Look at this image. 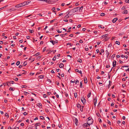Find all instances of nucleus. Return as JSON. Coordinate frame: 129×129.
Listing matches in <instances>:
<instances>
[{"instance_id":"37998d69","label":"nucleus","mask_w":129,"mask_h":129,"mask_svg":"<svg viewBox=\"0 0 129 129\" xmlns=\"http://www.w3.org/2000/svg\"><path fill=\"white\" fill-rule=\"evenodd\" d=\"M120 96H121V97L122 98H124L125 97V96L124 94H121Z\"/></svg>"},{"instance_id":"7ed1b4c3","label":"nucleus","mask_w":129,"mask_h":129,"mask_svg":"<svg viewBox=\"0 0 129 129\" xmlns=\"http://www.w3.org/2000/svg\"><path fill=\"white\" fill-rule=\"evenodd\" d=\"M88 120L87 121V123L89 125L91 124H92L93 122V120L90 117H89L88 118Z\"/></svg>"},{"instance_id":"f704fd0d","label":"nucleus","mask_w":129,"mask_h":129,"mask_svg":"<svg viewBox=\"0 0 129 129\" xmlns=\"http://www.w3.org/2000/svg\"><path fill=\"white\" fill-rule=\"evenodd\" d=\"M77 93H74V96L75 98H76L77 97Z\"/></svg>"},{"instance_id":"bf43d9fd","label":"nucleus","mask_w":129,"mask_h":129,"mask_svg":"<svg viewBox=\"0 0 129 129\" xmlns=\"http://www.w3.org/2000/svg\"><path fill=\"white\" fill-rule=\"evenodd\" d=\"M43 96L44 98H46L47 96V95L46 94H44L43 95Z\"/></svg>"},{"instance_id":"423d86ee","label":"nucleus","mask_w":129,"mask_h":129,"mask_svg":"<svg viewBox=\"0 0 129 129\" xmlns=\"http://www.w3.org/2000/svg\"><path fill=\"white\" fill-rule=\"evenodd\" d=\"M50 42L53 45H54L55 43H58V41L56 40L54 41L53 40H51L50 41Z\"/></svg>"},{"instance_id":"6e6d98bb","label":"nucleus","mask_w":129,"mask_h":129,"mask_svg":"<svg viewBox=\"0 0 129 129\" xmlns=\"http://www.w3.org/2000/svg\"><path fill=\"white\" fill-rule=\"evenodd\" d=\"M13 79L15 81H17L18 80V78H15V79Z\"/></svg>"},{"instance_id":"f8f14e48","label":"nucleus","mask_w":129,"mask_h":129,"mask_svg":"<svg viewBox=\"0 0 129 129\" xmlns=\"http://www.w3.org/2000/svg\"><path fill=\"white\" fill-rule=\"evenodd\" d=\"M122 13L123 14H126L128 13V11L126 10H124L123 11Z\"/></svg>"},{"instance_id":"6e6552de","label":"nucleus","mask_w":129,"mask_h":129,"mask_svg":"<svg viewBox=\"0 0 129 129\" xmlns=\"http://www.w3.org/2000/svg\"><path fill=\"white\" fill-rule=\"evenodd\" d=\"M94 104H96L97 101V98L96 97H95L94 98L93 100Z\"/></svg>"},{"instance_id":"39448f33","label":"nucleus","mask_w":129,"mask_h":129,"mask_svg":"<svg viewBox=\"0 0 129 129\" xmlns=\"http://www.w3.org/2000/svg\"><path fill=\"white\" fill-rule=\"evenodd\" d=\"M81 100L84 104L86 102V100L84 97H82L81 98Z\"/></svg>"},{"instance_id":"a878e982","label":"nucleus","mask_w":129,"mask_h":129,"mask_svg":"<svg viewBox=\"0 0 129 129\" xmlns=\"http://www.w3.org/2000/svg\"><path fill=\"white\" fill-rule=\"evenodd\" d=\"M80 88H82V82H80Z\"/></svg>"},{"instance_id":"393cba45","label":"nucleus","mask_w":129,"mask_h":129,"mask_svg":"<svg viewBox=\"0 0 129 129\" xmlns=\"http://www.w3.org/2000/svg\"><path fill=\"white\" fill-rule=\"evenodd\" d=\"M25 2V3H26V4H25V5H26L28 4H29V3H30V1H28L27 2Z\"/></svg>"},{"instance_id":"338daca9","label":"nucleus","mask_w":129,"mask_h":129,"mask_svg":"<svg viewBox=\"0 0 129 129\" xmlns=\"http://www.w3.org/2000/svg\"><path fill=\"white\" fill-rule=\"evenodd\" d=\"M65 4L64 3H62L61 4V5L62 6H64Z\"/></svg>"},{"instance_id":"58836bf2","label":"nucleus","mask_w":129,"mask_h":129,"mask_svg":"<svg viewBox=\"0 0 129 129\" xmlns=\"http://www.w3.org/2000/svg\"><path fill=\"white\" fill-rule=\"evenodd\" d=\"M56 56H55L53 57L52 59L54 61H55L56 60Z\"/></svg>"},{"instance_id":"a19ab883","label":"nucleus","mask_w":129,"mask_h":129,"mask_svg":"<svg viewBox=\"0 0 129 129\" xmlns=\"http://www.w3.org/2000/svg\"><path fill=\"white\" fill-rule=\"evenodd\" d=\"M96 115L97 116L99 117H101V116L99 113H97Z\"/></svg>"},{"instance_id":"473e14b6","label":"nucleus","mask_w":129,"mask_h":129,"mask_svg":"<svg viewBox=\"0 0 129 129\" xmlns=\"http://www.w3.org/2000/svg\"><path fill=\"white\" fill-rule=\"evenodd\" d=\"M40 55V53L39 52H38L35 54V55L36 56H37L39 55Z\"/></svg>"},{"instance_id":"0e129e2a","label":"nucleus","mask_w":129,"mask_h":129,"mask_svg":"<svg viewBox=\"0 0 129 129\" xmlns=\"http://www.w3.org/2000/svg\"><path fill=\"white\" fill-rule=\"evenodd\" d=\"M112 46V44H110L109 45H108V47H111Z\"/></svg>"},{"instance_id":"a18cd8bd","label":"nucleus","mask_w":129,"mask_h":129,"mask_svg":"<svg viewBox=\"0 0 129 129\" xmlns=\"http://www.w3.org/2000/svg\"><path fill=\"white\" fill-rule=\"evenodd\" d=\"M5 115L6 117H7V118H8L9 117V115L7 113H6L5 114Z\"/></svg>"},{"instance_id":"774afa93","label":"nucleus","mask_w":129,"mask_h":129,"mask_svg":"<svg viewBox=\"0 0 129 129\" xmlns=\"http://www.w3.org/2000/svg\"><path fill=\"white\" fill-rule=\"evenodd\" d=\"M85 49L86 51H87L88 50V48L85 47Z\"/></svg>"},{"instance_id":"de8ad7c7","label":"nucleus","mask_w":129,"mask_h":129,"mask_svg":"<svg viewBox=\"0 0 129 129\" xmlns=\"http://www.w3.org/2000/svg\"><path fill=\"white\" fill-rule=\"evenodd\" d=\"M128 67V66H122V68L124 67Z\"/></svg>"},{"instance_id":"9d476101","label":"nucleus","mask_w":129,"mask_h":129,"mask_svg":"<svg viewBox=\"0 0 129 129\" xmlns=\"http://www.w3.org/2000/svg\"><path fill=\"white\" fill-rule=\"evenodd\" d=\"M118 19L117 18H115L112 20V22L113 23H114Z\"/></svg>"},{"instance_id":"72a5a7b5","label":"nucleus","mask_w":129,"mask_h":129,"mask_svg":"<svg viewBox=\"0 0 129 129\" xmlns=\"http://www.w3.org/2000/svg\"><path fill=\"white\" fill-rule=\"evenodd\" d=\"M67 14L68 13H67ZM69 17V16L67 14V15H66L65 17L64 18L66 19H67Z\"/></svg>"},{"instance_id":"412c9836","label":"nucleus","mask_w":129,"mask_h":129,"mask_svg":"<svg viewBox=\"0 0 129 129\" xmlns=\"http://www.w3.org/2000/svg\"><path fill=\"white\" fill-rule=\"evenodd\" d=\"M75 84H79V80H77L75 81Z\"/></svg>"},{"instance_id":"7c9ffc66","label":"nucleus","mask_w":129,"mask_h":129,"mask_svg":"<svg viewBox=\"0 0 129 129\" xmlns=\"http://www.w3.org/2000/svg\"><path fill=\"white\" fill-rule=\"evenodd\" d=\"M115 43L116 44H118V45H119L120 44V43L119 42H118L117 41H116V42Z\"/></svg>"},{"instance_id":"1a4fd4ad","label":"nucleus","mask_w":129,"mask_h":129,"mask_svg":"<svg viewBox=\"0 0 129 129\" xmlns=\"http://www.w3.org/2000/svg\"><path fill=\"white\" fill-rule=\"evenodd\" d=\"M116 63V61L114 60L113 62V67H115Z\"/></svg>"},{"instance_id":"ddd939ff","label":"nucleus","mask_w":129,"mask_h":129,"mask_svg":"<svg viewBox=\"0 0 129 129\" xmlns=\"http://www.w3.org/2000/svg\"><path fill=\"white\" fill-rule=\"evenodd\" d=\"M108 34H106L105 35H103L102 36V37L103 38H106L108 36Z\"/></svg>"},{"instance_id":"052dcab7","label":"nucleus","mask_w":129,"mask_h":129,"mask_svg":"<svg viewBox=\"0 0 129 129\" xmlns=\"http://www.w3.org/2000/svg\"><path fill=\"white\" fill-rule=\"evenodd\" d=\"M24 125V124L23 123H21V124H20V126H23Z\"/></svg>"},{"instance_id":"f03ea898","label":"nucleus","mask_w":129,"mask_h":129,"mask_svg":"<svg viewBox=\"0 0 129 129\" xmlns=\"http://www.w3.org/2000/svg\"><path fill=\"white\" fill-rule=\"evenodd\" d=\"M26 4V3L24 2H23L22 3H20V4H17V5H16L15 6V7L16 8H19L20 7H21L25 6V4Z\"/></svg>"},{"instance_id":"b1692460","label":"nucleus","mask_w":129,"mask_h":129,"mask_svg":"<svg viewBox=\"0 0 129 129\" xmlns=\"http://www.w3.org/2000/svg\"><path fill=\"white\" fill-rule=\"evenodd\" d=\"M86 79H85V78H84V83H87V78H86Z\"/></svg>"},{"instance_id":"49530a36","label":"nucleus","mask_w":129,"mask_h":129,"mask_svg":"<svg viewBox=\"0 0 129 129\" xmlns=\"http://www.w3.org/2000/svg\"><path fill=\"white\" fill-rule=\"evenodd\" d=\"M125 9V6H123L122 8L121 9L122 10H124Z\"/></svg>"},{"instance_id":"13d9d810","label":"nucleus","mask_w":129,"mask_h":129,"mask_svg":"<svg viewBox=\"0 0 129 129\" xmlns=\"http://www.w3.org/2000/svg\"><path fill=\"white\" fill-rule=\"evenodd\" d=\"M78 73H80L81 74H82V72L81 71H79L78 72Z\"/></svg>"},{"instance_id":"603ef678","label":"nucleus","mask_w":129,"mask_h":129,"mask_svg":"<svg viewBox=\"0 0 129 129\" xmlns=\"http://www.w3.org/2000/svg\"><path fill=\"white\" fill-rule=\"evenodd\" d=\"M125 2L126 3H129V0H125Z\"/></svg>"},{"instance_id":"aec40b11","label":"nucleus","mask_w":129,"mask_h":129,"mask_svg":"<svg viewBox=\"0 0 129 129\" xmlns=\"http://www.w3.org/2000/svg\"><path fill=\"white\" fill-rule=\"evenodd\" d=\"M83 7L82 6L79 9V11L80 12H82V10L83 9Z\"/></svg>"},{"instance_id":"4c0bfd02","label":"nucleus","mask_w":129,"mask_h":129,"mask_svg":"<svg viewBox=\"0 0 129 129\" xmlns=\"http://www.w3.org/2000/svg\"><path fill=\"white\" fill-rule=\"evenodd\" d=\"M71 28V27H70L69 28H68L69 30L67 31V32L68 33H69L70 32V29Z\"/></svg>"},{"instance_id":"bb28decb","label":"nucleus","mask_w":129,"mask_h":129,"mask_svg":"<svg viewBox=\"0 0 129 129\" xmlns=\"http://www.w3.org/2000/svg\"><path fill=\"white\" fill-rule=\"evenodd\" d=\"M40 117L41 119H42V120H45V118L44 117L42 116H40Z\"/></svg>"},{"instance_id":"9b49d317","label":"nucleus","mask_w":129,"mask_h":129,"mask_svg":"<svg viewBox=\"0 0 129 129\" xmlns=\"http://www.w3.org/2000/svg\"><path fill=\"white\" fill-rule=\"evenodd\" d=\"M64 65L62 63H60L59 65V66L60 68H62L63 67Z\"/></svg>"},{"instance_id":"f3484780","label":"nucleus","mask_w":129,"mask_h":129,"mask_svg":"<svg viewBox=\"0 0 129 129\" xmlns=\"http://www.w3.org/2000/svg\"><path fill=\"white\" fill-rule=\"evenodd\" d=\"M84 106H81V107L80 108V110L82 112L83 111V108H84Z\"/></svg>"},{"instance_id":"dca6fc26","label":"nucleus","mask_w":129,"mask_h":129,"mask_svg":"<svg viewBox=\"0 0 129 129\" xmlns=\"http://www.w3.org/2000/svg\"><path fill=\"white\" fill-rule=\"evenodd\" d=\"M112 83V82L110 81H109V84L108 85V88H110V86H111V84Z\"/></svg>"},{"instance_id":"09e8293b","label":"nucleus","mask_w":129,"mask_h":129,"mask_svg":"<svg viewBox=\"0 0 129 129\" xmlns=\"http://www.w3.org/2000/svg\"><path fill=\"white\" fill-rule=\"evenodd\" d=\"M105 15V14L104 13H102L101 14V16H104Z\"/></svg>"},{"instance_id":"4468645a","label":"nucleus","mask_w":129,"mask_h":129,"mask_svg":"<svg viewBox=\"0 0 129 129\" xmlns=\"http://www.w3.org/2000/svg\"><path fill=\"white\" fill-rule=\"evenodd\" d=\"M38 78L40 79H43L44 78V76L43 75H41L38 76Z\"/></svg>"},{"instance_id":"2eb2a0df","label":"nucleus","mask_w":129,"mask_h":129,"mask_svg":"<svg viewBox=\"0 0 129 129\" xmlns=\"http://www.w3.org/2000/svg\"><path fill=\"white\" fill-rule=\"evenodd\" d=\"M37 105L39 106V107L40 108H41L42 107H42V104L41 103H38L37 104Z\"/></svg>"},{"instance_id":"4be33fe9","label":"nucleus","mask_w":129,"mask_h":129,"mask_svg":"<svg viewBox=\"0 0 129 129\" xmlns=\"http://www.w3.org/2000/svg\"><path fill=\"white\" fill-rule=\"evenodd\" d=\"M108 39L109 38H108L106 37L103 39V41H107Z\"/></svg>"},{"instance_id":"5701e85b","label":"nucleus","mask_w":129,"mask_h":129,"mask_svg":"<svg viewBox=\"0 0 129 129\" xmlns=\"http://www.w3.org/2000/svg\"><path fill=\"white\" fill-rule=\"evenodd\" d=\"M77 107L78 108H79L80 107H81V105L79 104H77Z\"/></svg>"},{"instance_id":"79ce46f5","label":"nucleus","mask_w":129,"mask_h":129,"mask_svg":"<svg viewBox=\"0 0 129 129\" xmlns=\"http://www.w3.org/2000/svg\"><path fill=\"white\" fill-rule=\"evenodd\" d=\"M9 82L10 83V84H13L14 83V81H10V82Z\"/></svg>"},{"instance_id":"5fc2aeb1","label":"nucleus","mask_w":129,"mask_h":129,"mask_svg":"<svg viewBox=\"0 0 129 129\" xmlns=\"http://www.w3.org/2000/svg\"><path fill=\"white\" fill-rule=\"evenodd\" d=\"M10 10L12 11H15V10H16V9H13V8H11V9H10Z\"/></svg>"},{"instance_id":"2f4dec72","label":"nucleus","mask_w":129,"mask_h":129,"mask_svg":"<svg viewBox=\"0 0 129 129\" xmlns=\"http://www.w3.org/2000/svg\"><path fill=\"white\" fill-rule=\"evenodd\" d=\"M29 31L30 33H32L34 32V31L33 30L29 29Z\"/></svg>"},{"instance_id":"69168bd1","label":"nucleus","mask_w":129,"mask_h":129,"mask_svg":"<svg viewBox=\"0 0 129 129\" xmlns=\"http://www.w3.org/2000/svg\"><path fill=\"white\" fill-rule=\"evenodd\" d=\"M27 113H26V112H24L23 113V114L24 115H26L27 114Z\"/></svg>"},{"instance_id":"f257e3e1","label":"nucleus","mask_w":129,"mask_h":129,"mask_svg":"<svg viewBox=\"0 0 129 129\" xmlns=\"http://www.w3.org/2000/svg\"><path fill=\"white\" fill-rule=\"evenodd\" d=\"M79 8V7H76L71 10L70 11L68 12H67V13H68L67 14V15L69 14V15L70 16H71L72 15V14L73 13H74L78 10V9Z\"/></svg>"},{"instance_id":"3c124183","label":"nucleus","mask_w":129,"mask_h":129,"mask_svg":"<svg viewBox=\"0 0 129 129\" xmlns=\"http://www.w3.org/2000/svg\"><path fill=\"white\" fill-rule=\"evenodd\" d=\"M9 89L10 90L13 91L14 90V89H13V88L12 87H10V88Z\"/></svg>"},{"instance_id":"c9c22d12","label":"nucleus","mask_w":129,"mask_h":129,"mask_svg":"<svg viewBox=\"0 0 129 129\" xmlns=\"http://www.w3.org/2000/svg\"><path fill=\"white\" fill-rule=\"evenodd\" d=\"M9 82H7V84L8 86H11V84H10V83L9 84Z\"/></svg>"},{"instance_id":"4d7b16f0","label":"nucleus","mask_w":129,"mask_h":129,"mask_svg":"<svg viewBox=\"0 0 129 129\" xmlns=\"http://www.w3.org/2000/svg\"><path fill=\"white\" fill-rule=\"evenodd\" d=\"M79 42L81 43H83V41L82 40H80L79 41Z\"/></svg>"},{"instance_id":"e433bc0d","label":"nucleus","mask_w":129,"mask_h":129,"mask_svg":"<svg viewBox=\"0 0 129 129\" xmlns=\"http://www.w3.org/2000/svg\"><path fill=\"white\" fill-rule=\"evenodd\" d=\"M64 94L66 97H67L68 96V94L66 92H64Z\"/></svg>"},{"instance_id":"c756f323","label":"nucleus","mask_w":129,"mask_h":129,"mask_svg":"<svg viewBox=\"0 0 129 129\" xmlns=\"http://www.w3.org/2000/svg\"><path fill=\"white\" fill-rule=\"evenodd\" d=\"M24 94L26 95H27L28 94H29V93L28 92H25V91H24Z\"/></svg>"},{"instance_id":"c03bdc74","label":"nucleus","mask_w":129,"mask_h":129,"mask_svg":"<svg viewBox=\"0 0 129 129\" xmlns=\"http://www.w3.org/2000/svg\"><path fill=\"white\" fill-rule=\"evenodd\" d=\"M40 125H41V124H40V123H36L35 124V125H37V126Z\"/></svg>"},{"instance_id":"c85d7f7f","label":"nucleus","mask_w":129,"mask_h":129,"mask_svg":"<svg viewBox=\"0 0 129 129\" xmlns=\"http://www.w3.org/2000/svg\"><path fill=\"white\" fill-rule=\"evenodd\" d=\"M27 62L26 61H25L24 62L23 65V66H26L27 65Z\"/></svg>"},{"instance_id":"0eeeda50","label":"nucleus","mask_w":129,"mask_h":129,"mask_svg":"<svg viewBox=\"0 0 129 129\" xmlns=\"http://www.w3.org/2000/svg\"><path fill=\"white\" fill-rule=\"evenodd\" d=\"M83 126L84 127H85L89 126L90 125L87 122V123H85L84 124H83Z\"/></svg>"},{"instance_id":"8fccbe9b","label":"nucleus","mask_w":129,"mask_h":129,"mask_svg":"<svg viewBox=\"0 0 129 129\" xmlns=\"http://www.w3.org/2000/svg\"><path fill=\"white\" fill-rule=\"evenodd\" d=\"M107 120L108 121V123L110 125H111V123L110 122L109 120Z\"/></svg>"},{"instance_id":"cd10ccee","label":"nucleus","mask_w":129,"mask_h":129,"mask_svg":"<svg viewBox=\"0 0 129 129\" xmlns=\"http://www.w3.org/2000/svg\"><path fill=\"white\" fill-rule=\"evenodd\" d=\"M106 54L107 55V56L109 55V53L108 52V51L107 50H106L105 51Z\"/></svg>"},{"instance_id":"6ab92c4d","label":"nucleus","mask_w":129,"mask_h":129,"mask_svg":"<svg viewBox=\"0 0 129 129\" xmlns=\"http://www.w3.org/2000/svg\"><path fill=\"white\" fill-rule=\"evenodd\" d=\"M77 61L78 62H79L80 63H81L82 62V60L80 58H79L77 60Z\"/></svg>"},{"instance_id":"ea45409f","label":"nucleus","mask_w":129,"mask_h":129,"mask_svg":"<svg viewBox=\"0 0 129 129\" xmlns=\"http://www.w3.org/2000/svg\"><path fill=\"white\" fill-rule=\"evenodd\" d=\"M20 63V62L19 61H18L16 63V64L17 66L19 65Z\"/></svg>"},{"instance_id":"e2e57ef3","label":"nucleus","mask_w":129,"mask_h":129,"mask_svg":"<svg viewBox=\"0 0 129 129\" xmlns=\"http://www.w3.org/2000/svg\"><path fill=\"white\" fill-rule=\"evenodd\" d=\"M81 24H79L77 26V27L78 28H80L81 27Z\"/></svg>"},{"instance_id":"864d4df0","label":"nucleus","mask_w":129,"mask_h":129,"mask_svg":"<svg viewBox=\"0 0 129 129\" xmlns=\"http://www.w3.org/2000/svg\"><path fill=\"white\" fill-rule=\"evenodd\" d=\"M67 45H70V46H72L73 45L72 44H71L70 43H67Z\"/></svg>"},{"instance_id":"20e7f679","label":"nucleus","mask_w":129,"mask_h":129,"mask_svg":"<svg viewBox=\"0 0 129 129\" xmlns=\"http://www.w3.org/2000/svg\"><path fill=\"white\" fill-rule=\"evenodd\" d=\"M73 121L74 122H75V124L76 125V126L78 125V121L77 119L75 117L73 119Z\"/></svg>"},{"instance_id":"a211bd4d","label":"nucleus","mask_w":129,"mask_h":129,"mask_svg":"<svg viewBox=\"0 0 129 129\" xmlns=\"http://www.w3.org/2000/svg\"><path fill=\"white\" fill-rule=\"evenodd\" d=\"M91 92L90 91L89 92V93L87 94V96L88 98L90 97V95H91Z\"/></svg>"},{"instance_id":"680f3d73","label":"nucleus","mask_w":129,"mask_h":129,"mask_svg":"<svg viewBox=\"0 0 129 129\" xmlns=\"http://www.w3.org/2000/svg\"><path fill=\"white\" fill-rule=\"evenodd\" d=\"M57 32L59 33H61V31H60L59 30H57Z\"/></svg>"}]
</instances>
